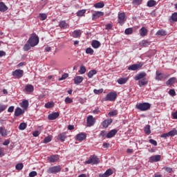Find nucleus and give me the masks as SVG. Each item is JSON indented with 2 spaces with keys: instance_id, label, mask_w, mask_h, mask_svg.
I'll list each match as a JSON object with an SVG mask.
<instances>
[{
  "instance_id": "obj_1",
  "label": "nucleus",
  "mask_w": 177,
  "mask_h": 177,
  "mask_svg": "<svg viewBox=\"0 0 177 177\" xmlns=\"http://www.w3.org/2000/svg\"><path fill=\"white\" fill-rule=\"evenodd\" d=\"M39 42V39L37 35L32 36L28 40V44H30V46L33 48L34 46H37Z\"/></svg>"
},
{
  "instance_id": "obj_2",
  "label": "nucleus",
  "mask_w": 177,
  "mask_h": 177,
  "mask_svg": "<svg viewBox=\"0 0 177 177\" xmlns=\"http://www.w3.org/2000/svg\"><path fill=\"white\" fill-rule=\"evenodd\" d=\"M136 109L138 110H140V111H146V110H149L150 109V104L149 103H142L136 105Z\"/></svg>"
},
{
  "instance_id": "obj_3",
  "label": "nucleus",
  "mask_w": 177,
  "mask_h": 177,
  "mask_svg": "<svg viewBox=\"0 0 177 177\" xmlns=\"http://www.w3.org/2000/svg\"><path fill=\"white\" fill-rule=\"evenodd\" d=\"M60 171H62V167L60 165H57L49 167L47 172L48 174H57V172H60Z\"/></svg>"
},
{
  "instance_id": "obj_4",
  "label": "nucleus",
  "mask_w": 177,
  "mask_h": 177,
  "mask_svg": "<svg viewBox=\"0 0 177 177\" xmlns=\"http://www.w3.org/2000/svg\"><path fill=\"white\" fill-rule=\"evenodd\" d=\"M117 99V93L111 92L108 93L105 97V100L109 102H114Z\"/></svg>"
},
{
  "instance_id": "obj_5",
  "label": "nucleus",
  "mask_w": 177,
  "mask_h": 177,
  "mask_svg": "<svg viewBox=\"0 0 177 177\" xmlns=\"http://www.w3.org/2000/svg\"><path fill=\"white\" fill-rule=\"evenodd\" d=\"M85 164H92L93 165L99 164V158L97 156H92L85 162Z\"/></svg>"
},
{
  "instance_id": "obj_6",
  "label": "nucleus",
  "mask_w": 177,
  "mask_h": 177,
  "mask_svg": "<svg viewBox=\"0 0 177 177\" xmlns=\"http://www.w3.org/2000/svg\"><path fill=\"white\" fill-rule=\"evenodd\" d=\"M24 73V72L23 71V70L17 69L12 73V75L13 77H15L16 78L19 79V78H21V77H23Z\"/></svg>"
},
{
  "instance_id": "obj_7",
  "label": "nucleus",
  "mask_w": 177,
  "mask_h": 177,
  "mask_svg": "<svg viewBox=\"0 0 177 177\" xmlns=\"http://www.w3.org/2000/svg\"><path fill=\"white\" fill-rule=\"evenodd\" d=\"M126 15L124 12H119L118 13V23L120 24V26H122L124 23H125V17Z\"/></svg>"
},
{
  "instance_id": "obj_8",
  "label": "nucleus",
  "mask_w": 177,
  "mask_h": 177,
  "mask_svg": "<svg viewBox=\"0 0 177 177\" xmlns=\"http://www.w3.org/2000/svg\"><path fill=\"white\" fill-rule=\"evenodd\" d=\"M142 66H143V64L140 62L139 64H135L130 66L128 68V70H131V71H136V70H139V68H141Z\"/></svg>"
},
{
  "instance_id": "obj_9",
  "label": "nucleus",
  "mask_w": 177,
  "mask_h": 177,
  "mask_svg": "<svg viewBox=\"0 0 177 177\" xmlns=\"http://www.w3.org/2000/svg\"><path fill=\"white\" fill-rule=\"evenodd\" d=\"M96 122V119L93 115H88L87 117V127H93Z\"/></svg>"
},
{
  "instance_id": "obj_10",
  "label": "nucleus",
  "mask_w": 177,
  "mask_h": 177,
  "mask_svg": "<svg viewBox=\"0 0 177 177\" xmlns=\"http://www.w3.org/2000/svg\"><path fill=\"white\" fill-rule=\"evenodd\" d=\"M161 160V155H155L149 158V162H158Z\"/></svg>"
},
{
  "instance_id": "obj_11",
  "label": "nucleus",
  "mask_w": 177,
  "mask_h": 177,
  "mask_svg": "<svg viewBox=\"0 0 177 177\" xmlns=\"http://www.w3.org/2000/svg\"><path fill=\"white\" fill-rule=\"evenodd\" d=\"M102 16H104V12L102 11H97L92 15V20H96L99 19V17H102Z\"/></svg>"
},
{
  "instance_id": "obj_12",
  "label": "nucleus",
  "mask_w": 177,
  "mask_h": 177,
  "mask_svg": "<svg viewBox=\"0 0 177 177\" xmlns=\"http://www.w3.org/2000/svg\"><path fill=\"white\" fill-rule=\"evenodd\" d=\"M86 139V135L84 133H80L76 136V140L82 142V140Z\"/></svg>"
},
{
  "instance_id": "obj_13",
  "label": "nucleus",
  "mask_w": 177,
  "mask_h": 177,
  "mask_svg": "<svg viewBox=\"0 0 177 177\" xmlns=\"http://www.w3.org/2000/svg\"><path fill=\"white\" fill-rule=\"evenodd\" d=\"M58 160H59L58 155H53V156L48 157V161H49V162H56Z\"/></svg>"
},
{
  "instance_id": "obj_14",
  "label": "nucleus",
  "mask_w": 177,
  "mask_h": 177,
  "mask_svg": "<svg viewBox=\"0 0 177 177\" xmlns=\"http://www.w3.org/2000/svg\"><path fill=\"white\" fill-rule=\"evenodd\" d=\"M111 122H113V119H106L102 122V125L103 128H109V125H110Z\"/></svg>"
},
{
  "instance_id": "obj_15",
  "label": "nucleus",
  "mask_w": 177,
  "mask_h": 177,
  "mask_svg": "<svg viewBox=\"0 0 177 177\" xmlns=\"http://www.w3.org/2000/svg\"><path fill=\"white\" fill-rule=\"evenodd\" d=\"M111 175H113V170H111V169H109L104 174H100L99 177H109Z\"/></svg>"
},
{
  "instance_id": "obj_16",
  "label": "nucleus",
  "mask_w": 177,
  "mask_h": 177,
  "mask_svg": "<svg viewBox=\"0 0 177 177\" xmlns=\"http://www.w3.org/2000/svg\"><path fill=\"white\" fill-rule=\"evenodd\" d=\"M73 80H74V84L75 85H80V84H81V82L84 81V77H82V76H76L75 77Z\"/></svg>"
},
{
  "instance_id": "obj_17",
  "label": "nucleus",
  "mask_w": 177,
  "mask_h": 177,
  "mask_svg": "<svg viewBox=\"0 0 177 177\" xmlns=\"http://www.w3.org/2000/svg\"><path fill=\"white\" fill-rule=\"evenodd\" d=\"M82 34V31L81 30H75L73 32L72 37H73V38H80Z\"/></svg>"
},
{
  "instance_id": "obj_18",
  "label": "nucleus",
  "mask_w": 177,
  "mask_h": 177,
  "mask_svg": "<svg viewBox=\"0 0 177 177\" xmlns=\"http://www.w3.org/2000/svg\"><path fill=\"white\" fill-rule=\"evenodd\" d=\"M146 75H147L146 73H145V72L140 73L135 76L134 80L136 81H139L140 80H143V78H145V77H146Z\"/></svg>"
},
{
  "instance_id": "obj_19",
  "label": "nucleus",
  "mask_w": 177,
  "mask_h": 177,
  "mask_svg": "<svg viewBox=\"0 0 177 177\" xmlns=\"http://www.w3.org/2000/svg\"><path fill=\"white\" fill-rule=\"evenodd\" d=\"M116 134L117 131L115 129H113L106 135V138L110 139V138H114V136H115Z\"/></svg>"
},
{
  "instance_id": "obj_20",
  "label": "nucleus",
  "mask_w": 177,
  "mask_h": 177,
  "mask_svg": "<svg viewBox=\"0 0 177 177\" xmlns=\"http://www.w3.org/2000/svg\"><path fill=\"white\" fill-rule=\"evenodd\" d=\"M100 41L97 40H93L91 42V46L94 49H97V48H100Z\"/></svg>"
},
{
  "instance_id": "obj_21",
  "label": "nucleus",
  "mask_w": 177,
  "mask_h": 177,
  "mask_svg": "<svg viewBox=\"0 0 177 177\" xmlns=\"http://www.w3.org/2000/svg\"><path fill=\"white\" fill-rule=\"evenodd\" d=\"M21 114H24V110L21 109L19 107H17L15 111V117H19V115H21Z\"/></svg>"
},
{
  "instance_id": "obj_22",
  "label": "nucleus",
  "mask_w": 177,
  "mask_h": 177,
  "mask_svg": "<svg viewBox=\"0 0 177 177\" xmlns=\"http://www.w3.org/2000/svg\"><path fill=\"white\" fill-rule=\"evenodd\" d=\"M57 117H59L58 112H54V113L48 115V119H50L51 121L53 120H56V118H57Z\"/></svg>"
},
{
  "instance_id": "obj_23",
  "label": "nucleus",
  "mask_w": 177,
  "mask_h": 177,
  "mask_svg": "<svg viewBox=\"0 0 177 177\" xmlns=\"http://www.w3.org/2000/svg\"><path fill=\"white\" fill-rule=\"evenodd\" d=\"M127 81L128 77H121L118 80L117 82L119 85H124V84H127Z\"/></svg>"
},
{
  "instance_id": "obj_24",
  "label": "nucleus",
  "mask_w": 177,
  "mask_h": 177,
  "mask_svg": "<svg viewBox=\"0 0 177 177\" xmlns=\"http://www.w3.org/2000/svg\"><path fill=\"white\" fill-rule=\"evenodd\" d=\"M8 8L5 5V3L0 1V12H4L8 10Z\"/></svg>"
},
{
  "instance_id": "obj_25",
  "label": "nucleus",
  "mask_w": 177,
  "mask_h": 177,
  "mask_svg": "<svg viewBox=\"0 0 177 177\" xmlns=\"http://www.w3.org/2000/svg\"><path fill=\"white\" fill-rule=\"evenodd\" d=\"M21 107L24 109V110H27L28 109V100H25L20 104Z\"/></svg>"
},
{
  "instance_id": "obj_26",
  "label": "nucleus",
  "mask_w": 177,
  "mask_h": 177,
  "mask_svg": "<svg viewBox=\"0 0 177 177\" xmlns=\"http://www.w3.org/2000/svg\"><path fill=\"white\" fill-rule=\"evenodd\" d=\"M25 91L26 92H33L34 91V86H32L31 84H27L25 86Z\"/></svg>"
},
{
  "instance_id": "obj_27",
  "label": "nucleus",
  "mask_w": 177,
  "mask_h": 177,
  "mask_svg": "<svg viewBox=\"0 0 177 177\" xmlns=\"http://www.w3.org/2000/svg\"><path fill=\"white\" fill-rule=\"evenodd\" d=\"M140 35H141V37H146V35H147V29H146V28L145 27H142L140 30Z\"/></svg>"
},
{
  "instance_id": "obj_28",
  "label": "nucleus",
  "mask_w": 177,
  "mask_h": 177,
  "mask_svg": "<svg viewBox=\"0 0 177 177\" xmlns=\"http://www.w3.org/2000/svg\"><path fill=\"white\" fill-rule=\"evenodd\" d=\"M147 82H148L147 79H143L142 80L138 81V85L140 87L145 86V85H147Z\"/></svg>"
},
{
  "instance_id": "obj_29",
  "label": "nucleus",
  "mask_w": 177,
  "mask_h": 177,
  "mask_svg": "<svg viewBox=\"0 0 177 177\" xmlns=\"http://www.w3.org/2000/svg\"><path fill=\"white\" fill-rule=\"evenodd\" d=\"M164 77V75L158 71H156V80L157 81H161L162 78Z\"/></svg>"
},
{
  "instance_id": "obj_30",
  "label": "nucleus",
  "mask_w": 177,
  "mask_h": 177,
  "mask_svg": "<svg viewBox=\"0 0 177 177\" xmlns=\"http://www.w3.org/2000/svg\"><path fill=\"white\" fill-rule=\"evenodd\" d=\"M94 8L96 9H102V8H104V2H99L94 4Z\"/></svg>"
},
{
  "instance_id": "obj_31",
  "label": "nucleus",
  "mask_w": 177,
  "mask_h": 177,
  "mask_svg": "<svg viewBox=\"0 0 177 177\" xmlns=\"http://www.w3.org/2000/svg\"><path fill=\"white\" fill-rule=\"evenodd\" d=\"M156 5H157V1H156L155 0H149L147 2V6H149V8H153V6H156Z\"/></svg>"
},
{
  "instance_id": "obj_32",
  "label": "nucleus",
  "mask_w": 177,
  "mask_h": 177,
  "mask_svg": "<svg viewBox=\"0 0 177 177\" xmlns=\"http://www.w3.org/2000/svg\"><path fill=\"white\" fill-rule=\"evenodd\" d=\"M60 28H67L68 27V24L66 22V21H62L59 24Z\"/></svg>"
},
{
  "instance_id": "obj_33",
  "label": "nucleus",
  "mask_w": 177,
  "mask_h": 177,
  "mask_svg": "<svg viewBox=\"0 0 177 177\" xmlns=\"http://www.w3.org/2000/svg\"><path fill=\"white\" fill-rule=\"evenodd\" d=\"M176 81V77H171L170 78L167 82V85H173V84H175V82Z\"/></svg>"
},
{
  "instance_id": "obj_34",
  "label": "nucleus",
  "mask_w": 177,
  "mask_h": 177,
  "mask_svg": "<svg viewBox=\"0 0 177 177\" xmlns=\"http://www.w3.org/2000/svg\"><path fill=\"white\" fill-rule=\"evenodd\" d=\"M0 135H1V136H8V132H7L6 129H5V128L0 127Z\"/></svg>"
},
{
  "instance_id": "obj_35",
  "label": "nucleus",
  "mask_w": 177,
  "mask_h": 177,
  "mask_svg": "<svg viewBox=\"0 0 177 177\" xmlns=\"http://www.w3.org/2000/svg\"><path fill=\"white\" fill-rule=\"evenodd\" d=\"M58 139L60 140L61 142H64L66 140V133H62L58 136Z\"/></svg>"
},
{
  "instance_id": "obj_36",
  "label": "nucleus",
  "mask_w": 177,
  "mask_h": 177,
  "mask_svg": "<svg viewBox=\"0 0 177 177\" xmlns=\"http://www.w3.org/2000/svg\"><path fill=\"white\" fill-rule=\"evenodd\" d=\"M31 44L28 43V41L26 42V44L24 46V50L28 51L31 49Z\"/></svg>"
},
{
  "instance_id": "obj_37",
  "label": "nucleus",
  "mask_w": 177,
  "mask_h": 177,
  "mask_svg": "<svg viewBox=\"0 0 177 177\" xmlns=\"http://www.w3.org/2000/svg\"><path fill=\"white\" fill-rule=\"evenodd\" d=\"M97 71H96V70H92L90 71L88 73V78H92V77H93L95 74H97Z\"/></svg>"
},
{
  "instance_id": "obj_38",
  "label": "nucleus",
  "mask_w": 177,
  "mask_h": 177,
  "mask_svg": "<svg viewBox=\"0 0 177 177\" xmlns=\"http://www.w3.org/2000/svg\"><path fill=\"white\" fill-rule=\"evenodd\" d=\"M85 13H86V10H80L77 12V16H78L79 17H82V16L85 15Z\"/></svg>"
},
{
  "instance_id": "obj_39",
  "label": "nucleus",
  "mask_w": 177,
  "mask_h": 177,
  "mask_svg": "<svg viewBox=\"0 0 177 177\" xmlns=\"http://www.w3.org/2000/svg\"><path fill=\"white\" fill-rule=\"evenodd\" d=\"M118 114V110H113L109 113V117H115Z\"/></svg>"
},
{
  "instance_id": "obj_40",
  "label": "nucleus",
  "mask_w": 177,
  "mask_h": 177,
  "mask_svg": "<svg viewBox=\"0 0 177 177\" xmlns=\"http://www.w3.org/2000/svg\"><path fill=\"white\" fill-rule=\"evenodd\" d=\"M144 131L147 135H150V133H151V131H150V125H146Z\"/></svg>"
},
{
  "instance_id": "obj_41",
  "label": "nucleus",
  "mask_w": 177,
  "mask_h": 177,
  "mask_svg": "<svg viewBox=\"0 0 177 177\" xmlns=\"http://www.w3.org/2000/svg\"><path fill=\"white\" fill-rule=\"evenodd\" d=\"M54 106H55V103L47 102L45 104L44 107H46V109H52V107H53Z\"/></svg>"
},
{
  "instance_id": "obj_42",
  "label": "nucleus",
  "mask_w": 177,
  "mask_h": 177,
  "mask_svg": "<svg viewBox=\"0 0 177 177\" xmlns=\"http://www.w3.org/2000/svg\"><path fill=\"white\" fill-rule=\"evenodd\" d=\"M24 167V165H23V163H18V164L16 165L15 169L17 171H21L23 169Z\"/></svg>"
},
{
  "instance_id": "obj_43",
  "label": "nucleus",
  "mask_w": 177,
  "mask_h": 177,
  "mask_svg": "<svg viewBox=\"0 0 177 177\" xmlns=\"http://www.w3.org/2000/svg\"><path fill=\"white\" fill-rule=\"evenodd\" d=\"M132 32H133L132 28H128L124 30L126 35H130V34H132Z\"/></svg>"
},
{
  "instance_id": "obj_44",
  "label": "nucleus",
  "mask_w": 177,
  "mask_h": 177,
  "mask_svg": "<svg viewBox=\"0 0 177 177\" xmlns=\"http://www.w3.org/2000/svg\"><path fill=\"white\" fill-rule=\"evenodd\" d=\"M19 128L21 131H24V129L27 128V124H26L25 122H22L19 124Z\"/></svg>"
},
{
  "instance_id": "obj_45",
  "label": "nucleus",
  "mask_w": 177,
  "mask_h": 177,
  "mask_svg": "<svg viewBox=\"0 0 177 177\" xmlns=\"http://www.w3.org/2000/svg\"><path fill=\"white\" fill-rule=\"evenodd\" d=\"M79 73L80 74H85L86 73V68H85L84 66H81Z\"/></svg>"
},
{
  "instance_id": "obj_46",
  "label": "nucleus",
  "mask_w": 177,
  "mask_h": 177,
  "mask_svg": "<svg viewBox=\"0 0 177 177\" xmlns=\"http://www.w3.org/2000/svg\"><path fill=\"white\" fill-rule=\"evenodd\" d=\"M64 102L66 104H70L73 103V99L71 98L70 97H66L64 100Z\"/></svg>"
},
{
  "instance_id": "obj_47",
  "label": "nucleus",
  "mask_w": 177,
  "mask_h": 177,
  "mask_svg": "<svg viewBox=\"0 0 177 177\" xmlns=\"http://www.w3.org/2000/svg\"><path fill=\"white\" fill-rule=\"evenodd\" d=\"M156 35H167V32H165V30H159L156 32Z\"/></svg>"
},
{
  "instance_id": "obj_48",
  "label": "nucleus",
  "mask_w": 177,
  "mask_h": 177,
  "mask_svg": "<svg viewBox=\"0 0 177 177\" xmlns=\"http://www.w3.org/2000/svg\"><path fill=\"white\" fill-rule=\"evenodd\" d=\"M93 49L91 48H87L86 49V53L87 55H93Z\"/></svg>"
},
{
  "instance_id": "obj_49",
  "label": "nucleus",
  "mask_w": 177,
  "mask_h": 177,
  "mask_svg": "<svg viewBox=\"0 0 177 177\" xmlns=\"http://www.w3.org/2000/svg\"><path fill=\"white\" fill-rule=\"evenodd\" d=\"M46 17H48V15H46V14H39V19L40 20H46Z\"/></svg>"
},
{
  "instance_id": "obj_50",
  "label": "nucleus",
  "mask_w": 177,
  "mask_h": 177,
  "mask_svg": "<svg viewBox=\"0 0 177 177\" xmlns=\"http://www.w3.org/2000/svg\"><path fill=\"white\" fill-rule=\"evenodd\" d=\"M68 78V73H64L62 75V77L59 79V81H63V80H66Z\"/></svg>"
},
{
  "instance_id": "obj_51",
  "label": "nucleus",
  "mask_w": 177,
  "mask_h": 177,
  "mask_svg": "<svg viewBox=\"0 0 177 177\" xmlns=\"http://www.w3.org/2000/svg\"><path fill=\"white\" fill-rule=\"evenodd\" d=\"M8 108L7 105H3L0 104V113H2V111H5L6 109Z\"/></svg>"
},
{
  "instance_id": "obj_52",
  "label": "nucleus",
  "mask_w": 177,
  "mask_h": 177,
  "mask_svg": "<svg viewBox=\"0 0 177 177\" xmlns=\"http://www.w3.org/2000/svg\"><path fill=\"white\" fill-rule=\"evenodd\" d=\"M172 21H177V12H174L171 15Z\"/></svg>"
},
{
  "instance_id": "obj_53",
  "label": "nucleus",
  "mask_w": 177,
  "mask_h": 177,
  "mask_svg": "<svg viewBox=\"0 0 177 177\" xmlns=\"http://www.w3.org/2000/svg\"><path fill=\"white\" fill-rule=\"evenodd\" d=\"M93 92H94V93H95V95H99L100 93H102L103 89L102 88H100V89H98V90L97 89H94Z\"/></svg>"
},
{
  "instance_id": "obj_54",
  "label": "nucleus",
  "mask_w": 177,
  "mask_h": 177,
  "mask_svg": "<svg viewBox=\"0 0 177 177\" xmlns=\"http://www.w3.org/2000/svg\"><path fill=\"white\" fill-rule=\"evenodd\" d=\"M169 136H175V135H177V131L176 130H172L169 132Z\"/></svg>"
},
{
  "instance_id": "obj_55",
  "label": "nucleus",
  "mask_w": 177,
  "mask_h": 177,
  "mask_svg": "<svg viewBox=\"0 0 177 177\" xmlns=\"http://www.w3.org/2000/svg\"><path fill=\"white\" fill-rule=\"evenodd\" d=\"M52 140V138L48 136V137H46L44 140V143H49V142H50Z\"/></svg>"
},
{
  "instance_id": "obj_56",
  "label": "nucleus",
  "mask_w": 177,
  "mask_h": 177,
  "mask_svg": "<svg viewBox=\"0 0 177 177\" xmlns=\"http://www.w3.org/2000/svg\"><path fill=\"white\" fill-rule=\"evenodd\" d=\"M163 169H165V171H166V172H168L169 174H171V172H172V168L171 167H163Z\"/></svg>"
},
{
  "instance_id": "obj_57",
  "label": "nucleus",
  "mask_w": 177,
  "mask_h": 177,
  "mask_svg": "<svg viewBox=\"0 0 177 177\" xmlns=\"http://www.w3.org/2000/svg\"><path fill=\"white\" fill-rule=\"evenodd\" d=\"M142 3V0H133V5H140Z\"/></svg>"
},
{
  "instance_id": "obj_58",
  "label": "nucleus",
  "mask_w": 177,
  "mask_h": 177,
  "mask_svg": "<svg viewBox=\"0 0 177 177\" xmlns=\"http://www.w3.org/2000/svg\"><path fill=\"white\" fill-rule=\"evenodd\" d=\"M149 44V42L147 41V40H142L141 42H140V45L141 46H146L147 45Z\"/></svg>"
},
{
  "instance_id": "obj_59",
  "label": "nucleus",
  "mask_w": 177,
  "mask_h": 177,
  "mask_svg": "<svg viewBox=\"0 0 177 177\" xmlns=\"http://www.w3.org/2000/svg\"><path fill=\"white\" fill-rule=\"evenodd\" d=\"M169 93L170 96H175V95H176V93L175 92V90H174V89L169 90Z\"/></svg>"
},
{
  "instance_id": "obj_60",
  "label": "nucleus",
  "mask_w": 177,
  "mask_h": 177,
  "mask_svg": "<svg viewBox=\"0 0 177 177\" xmlns=\"http://www.w3.org/2000/svg\"><path fill=\"white\" fill-rule=\"evenodd\" d=\"M37 171H31V172L29 174V176H30V177H35V176H37Z\"/></svg>"
},
{
  "instance_id": "obj_61",
  "label": "nucleus",
  "mask_w": 177,
  "mask_h": 177,
  "mask_svg": "<svg viewBox=\"0 0 177 177\" xmlns=\"http://www.w3.org/2000/svg\"><path fill=\"white\" fill-rule=\"evenodd\" d=\"M149 143H151V145H153V146H157V141H156L155 140L150 139Z\"/></svg>"
},
{
  "instance_id": "obj_62",
  "label": "nucleus",
  "mask_w": 177,
  "mask_h": 177,
  "mask_svg": "<svg viewBox=\"0 0 177 177\" xmlns=\"http://www.w3.org/2000/svg\"><path fill=\"white\" fill-rule=\"evenodd\" d=\"M13 110H15V106H11L8 108V113H13Z\"/></svg>"
},
{
  "instance_id": "obj_63",
  "label": "nucleus",
  "mask_w": 177,
  "mask_h": 177,
  "mask_svg": "<svg viewBox=\"0 0 177 177\" xmlns=\"http://www.w3.org/2000/svg\"><path fill=\"white\" fill-rule=\"evenodd\" d=\"M169 133H164L162 134L160 138H169Z\"/></svg>"
},
{
  "instance_id": "obj_64",
  "label": "nucleus",
  "mask_w": 177,
  "mask_h": 177,
  "mask_svg": "<svg viewBox=\"0 0 177 177\" xmlns=\"http://www.w3.org/2000/svg\"><path fill=\"white\" fill-rule=\"evenodd\" d=\"M171 115H172L173 118H174V120H177V111L176 112L173 113L171 114Z\"/></svg>"
}]
</instances>
